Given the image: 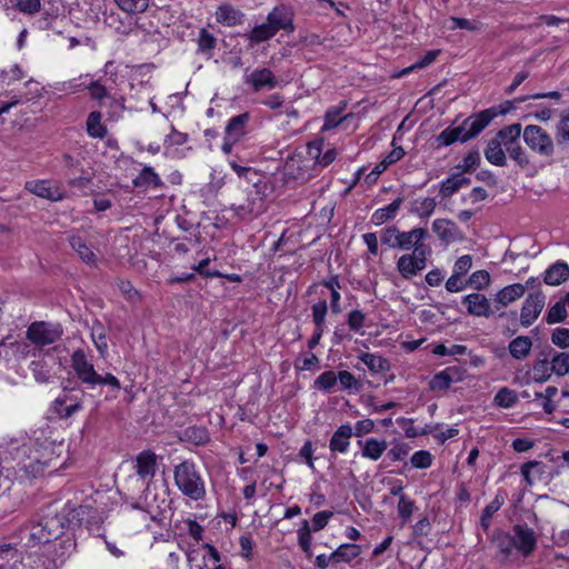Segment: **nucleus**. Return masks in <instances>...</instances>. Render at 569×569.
Masks as SVG:
<instances>
[{
  "mask_svg": "<svg viewBox=\"0 0 569 569\" xmlns=\"http://www.w3.org/2000/svg\"><path fill=\"white\" fill-rule=\"evenodd\" d=\"M498 112L493 108L480 111L470 116L458 127L445 129L438 137L437 142L441 147H448L456 141L466 142L476 138L492 120Z\"/></svg>",
  "mask_w": 569,
  "mask_h": 569,
  "instance_id": "obj_1",
  "label": "nucleus"
},
{
  "mask_svg": "<svg viewBox=\"0 0 569 569\" xmlns=\"http://www.w3.org/2000/svg\"><path fill=\"white\" fill-rule=\"evenodd\" d=\"M71 368L79 380L86 386L87 390H93L97 386H109L112 389H121L120 380L112 373L100 375L94 369L93 363L88 359L82 349H77L71 355Z\"/></svg>",
  "mask_w": 569,
  "mask_h": 569,
  "instance_id": "obj_2",
  "label": "nucleus"
},
{
  "mask_svg": "<svg viewBox=\"0 0 569 569\" xmlns=\"http://www.w3.org/2000/svg\"><path fill=\"white\" fill-rule=\"evenodd\" d=\"M174 485L190 500L200 501L206 497V481L192 460H183L174 466Z\"/></svg>",
  "mask_w": 569,
  "mask_h": 569,
  "instance_id": "obj_3",
  "label": "nucleus"
},
{
  "mask_svg": "<svg viewBox=\"0 0 569 569\" xmlns=\"http://www.w3.org/2000/svg\"><path fill=\"white\" fill-rule=\"evenodd\" d=\"M429 237V232L425 228H413L409 231H401L396 226H389L380 231V240L382 244L390 249H399L402 251L415 250L416 247H430L425 243Z\"/></svg>",
  "mask_w": 569,
  "mask_h": 569,
  "instance_id": "obj_4",
  "label": "nucleus"
},
{
  "mask_svg": "<svg viewBox=\"0 0 569 569\" xmlns=\"http://www.w3.org/2000/svg\"><path fill=\"white\" fill-rule=\"evenodd\" d=\"M431 254V247H416L412 252L405 253L397 260V270L403 279H411L426 269Z\"/></svg>",
  "mask_w": 569,
  "mask_h": 569,
  "instance_id": "obj_5",
  "label": "nucleus"
},
{
  "mask_svg": "<svg viewBox=\"0 0 569 569\" xmlns=\"http://www.w3.org/2000/svg\"><path fill=\"white\" fill-rule=\"evenodd\" d=\"M63 335L60 323L46 321L32 322L26 332L27 339L37 347H44L54 343Z\"/></svg>",
  "mask_w": 569,
  "mask_h": 569,
  "instance_id": "obj_6",
  "label": "nucleus"
},
{
  "mask_svg": "<svg viewBox=\"0 0 569 569\" xmlns=\"http://www.w3.org/2000/svg\"><path fill=\"white\" fill-rule=\"evenodd\" d=\"M523 140L526 144L541 157H552L555 153V143L551 136L537 124L526 126L523 129Z\"/></svg>",
  "mask_w": 569,
  "mask_h": 569,
  "instance_id": "obj_7",
  "label": "nucleus"
},
{
  "mask_svg": "<svg viewBox=\"0 0 569 569\" xmlns=\"http://www.w3.org/2000/svg\"><path fill=\"white\" fill-rule=\"evenodd\" d=\"M546 305V296L542 291L528 295L520 310V323L523 327L531 326L540 316Z\"/></svg>",
  "mask_w": 569,
  "mask_h": 569,
  "instance_id": "obj_8",
  "label": "nucleus"
},
{
  "mask_svg": "<svg viewBox=\"0 0 569 569\" xmlns=\"http://www.w3.org/2000/svg\"><path fill=\"white\" fill-rule=\"evenodd\" d=\"M512 537L516 542V549L522 556H529L536 548L537 537L535 531L528 525H515L512 528Z\"/></svg>",
  "mask_w": 569,
  "mask_h": 569,
  "instance_id": "obj_9",
  "label": "nucleus"
},
{
  "mask_svg": "<svg viewBox=\"0 0 569 569\" xmlns=\"http://www.w3.org/2000/svg\"><path fill=\"white\" fill-rule=\"evenodd\" d=\"M462 303L467 307L468 313L475 317L489 318L498 312L495 306L491 307L487 297L478 292L465 296Z\"/></svg>",
  "mask_w": 569,
  "mask_h": 569,
  "instance_id": "obj_10",
  "label": "nucleus"
},
{
  "mask_svg": "<svg viewBox=\"0 0 569 569\" xmlns=\"http://www.w3.org/2000/svg\"><path fill=\"white\" fill-rule=\"evenodd\" d=\"M243 82L250 84L253 91L258 92L263 88L273 89L278 86V80L273 72L268 68H259L244 76Z\"/></svg>",
  "mask_w": 569,
  "mask_h": 569,
  "instance_id": "obj_11",
  "label": "nucleus"
},
{
  "mask_svg": "<svg viewBox=\"0 0 569 569\" xmlns=\"http://www.w3.org/2000/svg\"><path fill=\"white\" fill-rule=\"evenodd\" d=\"M136 471L139 478L148 485L157 470V456L152 451H142L136 458Z\"/></svg>",
  "mask_w": 569,
  "mask_h": 569,
  "instance_id": "obj_12",
  "label": "nucleus"
},
{
  "mask_svg": "<svg viewBox=\"0 0 569 569\" xmlns=\"http://www.w3.org/2000/svg\"><path fill=\"white\" fill-rule=\"evenodd\" d=\"M26 189L40 198L51 201H61L66 197L57 186L47 180L28 181Z\"/></svg>",
  "mask_w": 569,
  "mask_h": 569,
  "instance_id": "obj_13",
  "label": "nucleus"
},
{
  "mask_svg": "<svg viewBox=\"0 0 569 569\" xmlns=\"http://www.w3.org/2000/svg\"><path fill=\"white\" fill-rule=\"evenodd\" d=\"M432 230L437 233L442 242L451 243L461 241L463 234L458 226L449 219H436L432 222Z\"/></svg>",
  "mask_w": 569,
  "mask_h": 569,
  "instance_id": "obj_14",
  "label": "nucleus"
},
{
  "mask_svg": "<svg viewBox=\"0 0 569 569\" xmlns=\"http://www.w3.org/2000/svg\"><path fill=\"white\" fill-rule=\"evenodd\" d=\"M66 522V518L58 513H47L39 520V523L41 528H43V532L47 537L46 539H48L49 542L63 535Z\"/></svg>",
  "mask_w": 569,
  "mask_h": 569,
  "instance_id": "obj_15",
  "label": "nucleus"
},
{
  "mask_svg": "<svg viewBox=\"0 0 569 569\" xmlns=\"http://www.w3.org/2000/svg\"><path fill=\"white\" fill-rule=\"evenodd\" d=\"M462 380V371L459 367H448L436 373L429 382V387L433 391L447 390L453 382Z\"/></svg>",
  "mask_w": 569,
  "mask_h": 569,
  "instance_id": "obj_16",
  "label": "nucleus"
},
{
  "mask_svg": "<svg viewBox=\"0 0 569 569\" xmlns=\"http://www.w3.org/2000/svg\"><path fill=\"white\" fill-rule=\"evenodd\" d=\"M525 292L526 287L522 283L506 286L499 290L493 298L495 309L500 311L502 308L520 299Z\"/></svg>",
  "mask_w": 569,
  "mask_h": 569,
  "instance_id": "obj_17",
  "label": "nucleus"
},
{
  "mask_svg": "<svg viewBox=\"0 0 569 569\" xmlns=\"http://www.w3.org/2000/svg\"><path fill=\"white\" fill-rule=\"evenodd\" d=\"M267 22L274 29L276 32L284 30L292 32L295 30L292 16L284 7H276L269 12Z\"/></svg>",
  "mask_w": 569,
  "mask_h": 569,
  "instance_id": "obj_18",
  "label": "nucleus"
},
{
  "mask_svg": "<svg viewBox=\"0 0 569 569\" xmlns=\"http://www.w3.org/2000/svg\"><path fill=\"white\" fill-rule=\"evenodd\" d=\"M250 120L248 112L232 117L224 129L228 140L240 141L247 133V126Z\"/></svg>",
  "mask_w": 569,
  "mask_h": 569,
  "instance_id": "obj_19",
  "label": "nucleus"
},
{
  "mask_svg": "<svg viewBox=\"0 0 569 569\" xmlns=\"http://www.w3.org/2000/svg\"><path fill=\"white\" fill-rule=\"evenodd\" d=\"M352 427L350 425H341L332 435L329 448L332 452L346 453L350 445V438L352 436Z\"/></svg>",
  "mask_w": 569,
  "mask_h": 569,
  "instance_id": "obj_20",
  "label": "nucleus"
},
{
  "mask_svg": "<svg viewBox=\"0 0 569 569\" xmlns=\"http://www.w3.org/2000/svg\"><path fill=\"white\" fill-rule=\"evenodd\" d=\"M243 18L244 14L240 10L228 3L219 6L216 11L217 21L228 27H234L242 23Z\"/></svg>",
  "mask_w": 569,
  "mask_h": 569,
  "instance_id": "obj_21",
  "label": "nucleus"
},
{
  "mask_svg": "<svg viewBox=\"0 0 569 569\" xmlns=\"http://www.w3.org/2000/svg\"><path fill=\"white\" fill-rule=\"evenodd\" d=\"M569 277V266L561 260L552 263L543 276L545 283L549 286H559L565 282Z\"/></svg>",
  "mask_w": 569,
  "mask_h": 569,
  "instance_id": "obj_22",
  "label": "nucleus"
},
{
  "mask_svg": "<svg viewBox=\"0 0 569 569\" xmlns=\"http://www.w3.org/2000/svg\"><path fill=\"white\" fill-rule=\"evenodd\" d=\"M521 132L523 133L521 124L512 123L500 129L495 138L508 151L519 142Z\"/></svg>",
  "mask_w": 569,
  "mask_h": 569,
  "instance_id": "obj_23",
  "label": "nucleus"
},
{
  "mask_svg": "<svg viewBox=\"0 0 569 569\" xmlns=\"http://www.w3.org/2000/svg\"><path fill=\"white\" fill-rule=\"evenodd\" d=\"M402 202L403 198L398 197L388 206L377 209L371 216V222L376 226H381L385 222L395 219Z\"/></svg>",
  "mask_w": 569,
  "mask_h": 569,
  "instance_id": "obj_24",
  "label": "nucleus"
},
{
  "mask_svg": "<svg viewBox=\"0 0 569 569\" xmlns=\"http://www.w3.org/2000/svg\"><path fill=\"white\" fill-rule=\"evenodd\" d=\"M359 445L362 447V457L375 461L378 460L388 448L386 440H378L376 438H368L363 443L359 441Z\"/></svg>",
  "mask_w": 569,
  "mask_h": 569,
  "instance_id": "obj_25",
  "label": "nucleus"
},
{
  "mask_svg": "<svg viewBox=\"0 0 569 569\" xmlns=\"http://www.w3.org/2000/svg\"><path fill=\"white\" fill-rule=\"evenodd\" d=\"M506 152V149L498 142V140L492 138L485 149V157L491 164L505 167L507 164Z\"/></svg>",
  "mask_w": 569,
  "mask_h": 569,
  "instance_id": "obj_26",
  "label": "nucleus"
},
{
  "mask_svg": "<svg viewBox=\"0 0 569 569\" xmlns=\"http://www.w3.org/2000/svg\"><path fill=\"white\" fill-rule=\"evenodd\" d=\"M313 388L325 393H333L338 391L337 371L327 370L319 375L315 382Z\"/></svg>",
  "mask_w": 569,
  "mask_h": 569,
  "instance_id": "obj_27",
  "label": "nucleus"
},
{
  "mask_svg": "<svg viewBox=\"0 0 569 569\" xmlns=\"http://www.w3.org/2000/svg\"><path fill=\"white\" fill-rule=\"evenodd\" d=\"M132 182L134 187L138 188H160L163 184L159 174L153 170L152 167H144Z\"/></svg>",
  "mask_w": 569,
  "mask_h": 569,
  "instance_id": "obj_28",
  "label": "nucleus"
},
{
  "mask_svg": "<svg viewBox=\"0 0 569 569\" xmlns=\"http://www.w3.org/2000/svg\"><path fill=\"white\" fill-rule=\"evenodd\" d=\"M69 243L84 263L90 266L96 263V253L87 246L81 237L76 234L71 236Z\"/></svg>",
  "mask_w": 569,
  "mask_h": 569,
  "instance_id": "obj_29",
  "label": "nucleus"
},
{
  "mask_svg": "<svg viewBox=\"0 0 569 569\" xmlns=\"http://www.w3.org/2000/svg\"><path fill=\"white\" fill-rule=\"evenodd\" d=\"M359 359L372 373H380L390 369L389 361L376 353L363 352L359 356Z\"/></svg>",
  "mask_w": 569,
  "mask_h": 569,
  "instance_id": "obj_30",
  "label": "nucleus"
},
{
  "mask_svg": "<svg viewBox=\"0 0 569 569\" xmlns=\"http://www.w3.org/2000/svg\"><path fill=\"white\" fill-rule=\"evenodd\" d=\"M360 555V547L355 543H343L339 546L332 553V563L350 562Z\"/></svg>",
  "mask_w": 569,
  "mask_h": 569,
  "instance_id": "obj_31",
  "label": "nucleus"
},
{
  "mask_svg": "<svg viewBox=\"0 0 569 569\" xmlns=\"http://www.w3.org/2000/svg\"><path fill=\"white\" fill-rule=\"evenodd\" d=\"M532 341L527 336H519L510 341L509 352L518 360L525 359L531 351Z\"/></svg>",
  "mask_w": 569,
  "mask_h": 569,
  "instance_id": "obj_32",
  "label": "nucleus"
},
{
  "mask_svg": "<svg viewBox=\"0 0 569 569\" xmlns=\"http://www.w3.org/2000/svg\"><path fill=\"white\" fill-rule=\"evenodd\" d=\"M338 390H345L349 393H358L362 390V383L349 371H337Z\"/></svg>",
  "mask_w": 569,
  "mask_h": 569,
  "instance_id": "obj_33",
  "label": "nucleus"
},
{
  "mask_svg": "<svg viewBox=\"0 0 569 569\" xmlns=\"http://www.w3.org/2000/svg\"><path fill=\"white\" fill-rule=\"evenodd\" d=\"M87 396L84 389L79 387L64 388L61 396L57 398V403H69L70 406L78 405L80 411L83 409V398Z\"/></svg>",
  "mask_w": 569,
  "mask_h": 569,
  "instance_id": "obj_34",
  "label": "nucleus"
},
{
  "mask_svg": "<svg viewBox=\"0 0 569 569\" xmlns=\"http://www.w3.org/2000/svg\"><path fill=\"white\" fill-rule=\"evenodd\" d=\"M46 538L47 537L43 532V528H41L39 521L22 530V539L26 540V545L29 547H34L41 543H49L48 539Z\"/></svg>",
  "mask_w": 569,
  "mask_h": 569,
  "instance_id": "obj_35",
  "label": "nucleus"
},
{
  "mask_svg": "<svg viewBox=\"0 0 569 569\" xmlns=\"http://www.w3.org/2000/svg\"><path fill=\"white\" fill-rule=\"evenodd\" d=\"M493 542L503 559H507L516 548V542L512 535L503 531H498L495 533Z\"/></svg>",
  "mask_w": 569,
  "mask_h": 569,
  "instance_id": "obj_36",
  "label": "nucleus"
},
{
  "mask_svg": "<svg viewBox=\"0 0 569 569\" xmlns=\"http://www.w3.org/2000/svg\"><path fill=\"white\" fill-rule=\"evenodd\" d=\"M308 152L311 157L316 158V161L321 167H327L335 161L337 151L335 149H328L322 156L320 150V142L313 141L308 144Z\"/></svg>",
  "mask_w": 569,
  "mask_h": 569,
  "instance_id": "obj_37",
  "label": "nucleus"
},
{
  "mask_svg": "<svg viewBox=\"0 0 569 569\" xmlns=\"http://www.w3.org/2000/svg\"><path fill=\"white\" fill-rule=\"evenodd\" d=\"M519 398L515 390L507 387L501 388L493 398V405L499 408H511L518 402Z\"/></svg>",
  "mask_w": 569,
  "mask_h": 569,
  "instance_id": "obj_38",
  "label": "nucleus"
},
{
  "mask_svg": "<svg viewBox=\"0 0 569 569\" xmlns=\"http://www.w3.org/2000/svg\"><path fill=\"white\" fill-rule=\"evenodd\" d=\"M346 108V103L339 108H330L325 114V123L322 126V131H329L331 129L337 128L343 120L352 114H347L345 117L341 116V112Z\"/></svg>",
  "mask_w": 569,
  "mask_h": 569,
  "instance_id": "obj_39",
  "label": "nucleus"
},
{
  "mask_svg": "<svg viewBox=\"0 0 569 569\" xmlns=\"http://www.w3.org/2000/svg\"><path fill=\"white\" fill-rule=\"evenodd\" d=\"M102 114L99 111H92L87 119V131L90 137L103 138L106 136V128L101 123Z\"/></svg>",
  "mask_w": 569,
  "mask_h": 569,
  "instance_id": "obj_40",
  "label": "nucleus"
},
{
  "mask_svg": "<svg viewBox=\"0 0 569 569\" xmlns=\"http://www.w3.org/2000/svg\"><path fill=\"white\" fill-rule=\"evenodd\" d=\"M552 372L558 377H563L569 372V353L556 352L550 359Z\"/></svg>",
  "mask_w": 569,
  "mask_h": 569,
  "instance_id": "obj_41",
  "label": "nucleus"
},
{
  "mask_svg": "<svg viewBox=\"0 0 569 569\" xmlns=\"http://www.w3.org/2000/svg\"><path fill=\"white\" fill-rule=\"evenodd\" d=\"M556 137L559 144L569 142V109L562 110L556 126Z\"/></svg>",
  "mask_w": 569,
  "mask_h": 569,
  "instance_id": "obj_42",
  "label": "nucleus"
},
{
  "mask_svg": "<svg viewBox=\"0 0 569 569\" xmlns=\"http://www.w3.org/2000/svg\"><path fill=\"white\" fill-rule=\"evenodd\" d=\"M405 156V150L401 147L395 148L390 151L382 161H380L370 174H381L390 164L399 161Z\"/></svg>",
  "mask_w": 569,
  "mask_h": 569,
  "instance_id": "obj_43",
  "label": "nucleus"
},
{
  "mask_svg": "<svg viewBox=\"0 0 569 569\" xmlns=\"http://www.w3.org/2000/svg\"><path fill=\"white\" fill-rule=\"evenodd\" d=\"M436 206L437 202L435 198L428 197L416 200L411 211L420 218H429L433 213Z\"/></svg>",
  "mask_w": 569,
  "mask_h": 569,
  "instance_id": "obj_44",
  "label": "nucleus"
},
{
  "mask_svg": "<svg viewBox=\"0 0 569 569\" xmlns=\"http://www.w3.org/2000/svg\"><path fill=\"white\" fill-rule=\"evenodd\" d=\"M276 33L274 29L266 21L251 30L249 39L252 42L259 43L271 39Z\"/></svg>",
  "mask_w": 569,
  "mask_h": 569,
  "instance_id": "obj_45",
  "label": "nucleus"
},
{
  "mask_svg": "<svg viewBox=\"0 0 569 569\" xmlns=\"http://www.w3.org/2000/svg\"><path fill=\"white\" fill-rule=\"evenodd\" d=\"M150 0H114L118 7L128 13H141L149 7Z\"/></svg>",
  "mask_w": 569,
  "mask_h": 569,
  "instance_id": "obj_46",
  "label": "nucleus"
},
{
  "mask_svg": "<svg viewBox=\"0 0 569 569\" xmlns=\"http://www.w3.org/2000/svg\"><path fill=\"white\" fill-rule=\"evenodd\" d=\"M217 40L208 30L201 29L198 37V51L210 56L214 49Z\"/></svg>",
  "mask_w": 569,
  "mask_h": 569,
  "instance_id": "obj_47",
  "label": "nucleus"
},
{
  "mask_svg": "<svg viewBox=\"0 0 569 569\" xmlns=\"http://www.w3.org/2000/svg\"><path fill=\"white\" fill-rule=\"evenodd\" d=\"M567 317L566 302L558 301L549 310L546 316V321L549 325L562 322Z\"/></svg>",
  "mask_w": 569,
  "mask_h": 569,
  "instance_id": "obj_48",
  "label": "nucleus"
},
{
  "mask_svg": "<svg viewBox=\"0 0 569 569\" xmlns=\"http://www.w3.org/2000/svg\"><path fill=\"white\" fill-rule=\"evenodd\" d=\"M551 369V363L548 360H539L535 363L532 368L533 379L538 382L547 381L551 375L553 373Z\"/></svg>",
  "mask_w": 569,
  "mask_h": 569,
  "instance_id": "obj_49",
  "label": "nucleus"
},
{
  "mask_svg": "<svg viewBox=\"0 0 569 569\" xmlns=\"http://www.w3.org/2000/svg\"><path fill=\"white\" fill-rule=\"evenodd\" d=\"M327 312L328 306L326 300H321L312 306V320L319 331L326 327Z\"/></svg>",
  "mask_w": 569,
  "mask_h": 569,
  "instance_id": "obj_50",
  "label": "nucleus"
},
{
  "mask_svg": "<svg viewBox=\"0 0 569 569\" xmlns=\"http://www.w3.org/2000/svg\"><path fill=\"white\" fill-rule=\"evenodd\" d=\"M92 183V177L89 172H84L81 170L80 176H69L68 177V184L78 191L84 192L86 189H88Z\"/></svg>",
  "mask_w": 569,
  "mask_h": 569,
  "instance_id": "obj_51",
  "label": "nucleus"
},
{
  "mask_svg": "<svg viewBox=\"0 0 569 569\" xmlns=\"http://www.w3.org/2000/svg\"><path fill=\"white\" fill-rule=\"evenodd\" d=\"M450 22L451 26L448 27L449 30L463 29L468 31H478L481 27V23L478 21L458 17H451Z\"/></svg>",
  "mask_w": 569,
  "mask_h": 569,
  "instance_id": "obj_52",
  "label": "nucleus"
},
{
  "mask_svg": "<svg viewBox=\"0 0 569 569\" xmlns=\"http://www.w3.org/2000/svg\"><path fill=\"white\" fill-rule=\"evenodd\" d=\"M30 369L37 382L48 383L50 380V372L47 365L42 361H32Z\"/></svg>",
  "mask_w": 569,
  "mask_h": 569,
  "instance_id": "obj_53",
  "label": "nucleus"
},
{
  "mask_svg": "<svg viewBox=\"0 0 569 569\" xmlns=\"http://www.w3.org/2000/svg\"><path fill=\"white\" fill-rule=\"evenodd\" d=\"M507 499V493L503 489H499L493 498V500L486 506L482 512L487 517H491L505 505Z\"/></svg>",
  "mask_w": 569,
  "mask_h": 569,
  "instance_id": "obj_54",
  "label": "nucleus"
},
{
  "mask_svg": "<svg viewBox=\"0 0 569 569\" xmlns=\"http://www.w3.org/2000/svg\"><path fill=\"white\" fill-rule=\"evenodd\" d=\"M509 157L520 167L526 168L529 166L530 160L525 149L518 142L516 146L510 148L508 151Z\"/></svg>",
  "mask_w": 569,
  "mask_h": 569,
  "instance_id": "obj_55",
  "label": "nucleus"
},
{
  "mask_svg": "<svg viewBox=\"0 0 569 569\" xmlns=\"http://www.w3.org/2000/svg\"><path fill=\"white\" fill-rule=\"evenodd\" d=\"M415 501L407 496H400L398 501V515L403 522H407L413 513Z\"/></svg>",
  "mask_w": 569,
  "mask_h": 569,
  "instance_id": "obj_56",
  "label": "nucleus"
},
{
  "mask_svg": "<svg viewBox=\"0 0 569 569\" xmlns=\"http://www.w3.org/2000/svg\"><path fill=\"white\" fill-rule=\"evenodd\" d=\"M410 462L415 468L426 469L431 466L432 456L427 450H419L411 456Z\"/></svg>",
  "mask_w": 569,
  "mask_h": 569,
  "instance_id": "obj_57",
  "label": "nucleus"
},
{
  "mask_svg": "<svg viewBox=\"0 0 569 569\" xmlns=\"http://www.w3.org/2000/svg\"><path fill=\"white\" fill-rule=\"evenodd\" d=\"M52 409L61 419H68L80 411V407L78 405L70 406L69 403H61L59 406L57 403V399L52 403Z\"/></svg>",
  "mask_w": 569,
  "mask_h": 569,
  "instance_id": "obj_58",
  "label": "nucleus"
},
{
  "mask_svg": "<svg viewBox=\"0 0 569 569\" xmlns=\"http://www.w3.org/2000/svg\"><path fill=\"white\" fill-rule=\"evenodd\" d=\"M489 282L490 274L486 270L475 271L469 278V283L478 290L486 288Z\"/></svg>",
  "mask_w": 569,
  "mask_h": 569,
  "instance_id": "obj_59",
  "label": "nucleus"
},
{
  "mask_svg": "<svg viewBox=\"0 0 569 569\" xmlns=\"http://www.w3.org/2000/svg\"><path fill=\"white\" fill-rule=\"evenodd\" d=\"M366 316L361 310H351L348 315V327L350 330L358 332L365 326Z\"/></svg>",
  "mask_w": 569,
  "mask_h": 569,
  "instance_id": "obj_60",
  "label": "nucleus"
},
{
  "mask_svg": "<svg viewBox=\"0 0 569 569\" xmlns=\"http://www.w3.org/2000/svg\"><path fill=\"white\" fill-rule=\"evenodd\" d=\"M551 341L561 349L569 348V329L556 328L552 331Z\"/></svg>",
  "mask_w": 569,
  "mask_h": 569,
  "instance_id": "obj_61",
  "label": "nucleus"
},
{
  "mask_svg": "<svg viewBox=\"0 0 569 569\" xmlns=\"http://www.w3.org/2000/svg\"><path fill=\"white\" fill-rule=\"evenodd\" d=\"M439 51L438 50H431L428 51L420 60H418L415 64L410 66L409 68H406L401 73L407 74L412 70L425 68L432 63L436 58L438 57Z\"/></svg>",
  "mask_w": 569,
  "mask_h": 569,
  "instance_id": "obj_62",
  "label": "nucleus"
},
{
  "mask_svg": "<svg viewBox=\"0 0 569 569\" xmlns=\"http://www.w3.org/2000/svg\"><path fill=\"white\" fill-rule=\"evenodd\" d=\"M460 188L461 187H460L459 182L457 181L456 176L452 174L451 177H449L448 179H446L441 182L440 193L443 197H450L453 193H456Z\"/></svg>",
  "mask_w": 569,
  "mask_h": 569,
  "instance_id": "obj_63",
  "label": "nucleus"
},
{
  "mask_svg": "<svg viewBox=\"0 0 569 569\" xmlns=\"http://www.w3.org/2000/svg\"><path fill=\"white\" fill-rule=\"evenodd\" d=\"M472 266V258L470 254H465L458 258L453 266V273L462 277L466 274Z\"/></svg>",
  "mask_w": 569,
  "mask_h": 569,
  "instance_id": "obj_64",
  "label": "nucleus"
}]
</instances>
